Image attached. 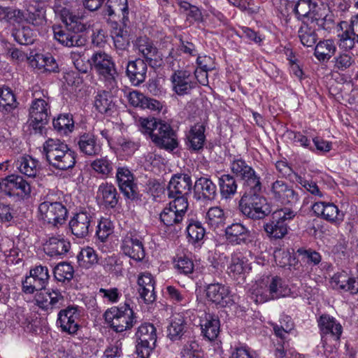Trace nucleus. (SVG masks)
I'll use <instances>...</instances> for the list:
<instances>
[{"mask_svg": "<svg viewBox=\"0 0 358 358\" xmlns=\"http://www.w3.org/2000/svg\"><path fill=\"white\" fill-rule=\"evenodd\" d=\"M54 38L65 47H81L85 44V39L80 34L69 31L62 25L52 26Z\"/></svg>", "mask_w": 358, "mask_h": 358, "instance_id": "19", "label": "nucleus"}, {"mask_svg": "<svg viewBox=\"0 0 358 358\" xmlns=\"http://www.w3.org/2000/svg\"><path fill=\"white\" fill-rule=\"evenodd\" d=\"M138 293L143 301L150 304L156 299L154 280L150 273H141L138 278Z\"/></svg>", "mask_w": 358, "mask_h": 358, "instance_id": "27", "label": "nucleus"}, {"mask_svg": "<svg viewBox=\"0 0 358 358\" xmlns=\"http://www.w3.org/2000/svg\"><path fill=\"white\" fill-rule=\"evenodd\" d=\"M317 3L312 0H298L295 3L294 11L299 20L302 17H310L314 8H316Z\"/></svg>", "mask_w": 358, "mask_h": 358, "instance_id": "50", "label": "nucleus"}, {"mask_svg": "<svg viewBox=\"0 0 358 358\" xmlns=\"http://www.w3.org/2000/svg\"><path fill=\"white\" fill-rule=\"evenodd\" d=\"M31 64L43 72H57L59 69L55 59L50 54H36L31 61Z\"/></svg>", "mask_w": 358, "mask_h": 358, "instance_id": "34", "label": "nucleus"}, {"mask_svg": "<svg viewBox=\"0 0 358 358\" xmlns=\"http://www.w3.org/2000/svg\"><path fill=\"white\" fill-rule=\"evenodd\" d=\"M205 126L196 124L190 129L187 135V146L192 151L199 152L202 150L206 141Z\"/></svg>", "mask_w": 358, "mask_h": 358, "instance_id": "30", "label": "nucleus"}, {"mask_svg": "<svg viewBox=\"0 0 358 358\" xmlns=\"http://www.w3.org/2000/svg\"><path fill=\"white\" fill-rule=\"evenodd\" d=\"M52 166L59 170H67L72 168L76 163V158H45Z\"/></svg>", "mask_w": 358, "mask_h": 358, "instance_id": "60", "label": "nucleus"}, {"mask_svg": "<svg viewBox=\"0 0 358 358\" xmlns=\"http://www.w3.org/2000/svg\"><path fill=\"white\" fill-rule=\"evenodd\" d=\"M77 259L79 266L84 268H90L98 262L97 255L90 247L82 249L77 255Z\"/></svg>", "mask_w": 358, "mask_h": 358, "instance_id": "46", "label": "nucleus"}, {"mask_svg": "<svg viewBox=\"0 0 358 358\" xmlns=\"http://www.w3.org/2000/svg\"><path fill=\"white\" fill-rule=\"evenodd\" d=\"M50 106L48 100L35 97L29 109L30 125L36 133L42 134L44 127L48 122Z\"/></svg>", "mask_w": 358, "mask_h": 358, "instance_id": "10", "label": "nucleus"}, {"mask_svg": "<svg viewBox=\"0 0 358 358\" xmlns=\"http://www.w3.org/2000/svg\"><path fill=\"white\" fill-rule=\"evenodd\" d=\"M41 218L54 227H58L64 223L68 211L61 202H50L45 201L38 206Z\"/></svg>", "mask_w": 358, "mask_h": 358, "instance_id": "11", "label": "nucleus"}, {"mask_svg": "<svg viewBox=\"0 0 358 358\" xmlns=\"http://www.w3.org/2000/svg\"><path fill=\"white\" fill-rule=\"evenodd\" d=\"M338 47L342 51H350L358 43V16H352L348 27L339 36Z\"/></svg>", "mask_w": 358, "mask_h": 358, "instance_id": "22", "label": "nucleus"}, {"mask_svg": "<svg viewBox=\"0 0 358 358\" xmlns=\"http://www.w3.org/2000/svg\"><path fill=\"white\" fill-rule=\"evenodd\" d=\"M219 185L220 193L223 198H230L236 192L237 184L236 180L229 174L222 175L219 178Z\"/></svg>", "mask_w": 358, "mask_h": 358, "instance_id": "43", "label": "nucleus"}, {"mask_svg": "<svg viewBox=\"0 0 358 358\" xmlns=\"http://www.w3.org/2000/svg\"><path fill=\"white\" fill-rule=\"evenodd\" d=\"M0 189L9 196L24 198L31 193L29 182L20 175H10L0 182Z\"/></svg>", "mask_w": 358, "mask_h": 358, "instance_id": "12", "label": "nucleus"}, {"mask_svg": "<svg viewBox=\"0 0 358 358\" xmlns=\"http://www.w3.org/2000/svg\"><path fill=\"white\" fill-rule=\"evenodd\" d=\"M194 196L196 200L212 201L217 195V187L208 178H198L194 185Z\"/></svg>", "mask_w": 358, "mask_h": 358, "instance_id": "23", "label": "nucleus"}, {"mask_svg": "<svg viewBox=\"0 0 358 358\" xmlns=\"http://www.w3.org/2000/svg\"><path fill=\"white\" fill-rule=\"evenodd\" d=\"M268 284L264 285V282H261L252 288L250 296L254 302L262 303L268 300L288 296L291 293L288 286L278 276L273 277Z\"/></svg>", "mask_w": 358, "mask_h": 358, "instance_id": "3", "label": "nucleus"}, {"mask_svg": "<svg viewBox=\"0 0 358 358\" xmlns=\"http://www.w3.org/2000/svg\"><path fill=\"white\" fill-rule=\"evenodd\" d=\"M301 43L306 47H313L317 42V35L315 29L303 24L298 31Z\"/></svg>", "mask_w": 358, "mask_h": 358, "instance_id": "48", "label": "nucleus"}, {"mask_svg": "<svg viewBox=\"0 0 358 358\" xmlns=\"http://www.w3.org/2000/svg\"><path fill=\"white\" fill-rule=\"evenodd\" d=\"M54 129L60 134L66 135L71 132L74 128L72 115L69 114L59 115L52 121Z\"/></svg>", "mask_w": 358, "mask_h": 358, "instance_id": "44", "label": "nucleus"}, {"mask_svg": "<svg viewBox=\"0 0 358 358\" xmlns=\"http://www.w3.org/2000/svg\"><path fill=\"white\" fill-rule=\"evenodd\" d=\"M336 51V46L334 41L327 39L320 41L315 48L314 55L320 62H327Z\"/></svg>", "mask_w": 358, "mask_h": 358, "instance_id": "38", "label": "nucleus"}, {"mask_svg": "<svg viewBox=\"0 0 358 358\" xmlns=\"http://www.w3.org/2000/svg\"><path fill=\"white\" fill-rule=\"evenodd\" d=\"M334 286L344 292H348L352 294L358 292V278L348 277L346 273L336 274L332 278Z\"/></svg>", "mask_w": 358, "mask_h": 358, "instance_id": "35", "label": "nucleus"}, {"mask_svg": "<svg viewBox=\"0 0 358 358\" xmlns=\"http://www.w3.org/2000/svg\"><path fill=\"white\" fill-rule=\"evenodd\" d=\"M118 186L122 193L128 199L136 197V185L131 172L127 168H119L116 174Z\"/></svg>", "mask_w": 358, "mask_h": 358, "instance_id": "24", "label": "nucleus"}, {"mask_svg": "<svg viewBox=\"0 0 358 358\" xmlns=\"http://www.w3.org/2000/svg\"><path fill=\"white\" fill-rule=\"evenodd\" d=\"M113 38L116 50H123V53H126V49H127L129 45V41L127 34L120 29L115 32Z\"/></svg>", "mask_w": 358, "mask_h": 358, "instance_id": "63", "label": "nucleus"}, {"mask_svg": "<svg viewBox=\"0 0 358 358\" xmlns=\"http://www.w3.org/2000/svg\"><path fill=\"white\" fill-rule=\"evenodd\" d=\"M201 333L209 341H214L220 333V320L217 317L209 315L203 324H201Z\"/></svg>", "mask_w": 358, "mask_h": 358, "instance_id": "42", "label": "nucleus"}, {"mask_svg": "<svg viewBox=\"0 0 358 358\" xmlns=\"http://www.w3.org/2000/svg\"><path fill=\"white\" fill-rule=\"evenodd\" d=\"M29 273L45 289L50 278L47 266L41 265L36 266L30 270Z\"/></svg>", "mask_w": 358, "mask_h": 358, "instance_id": "58", "label": "nucleus"}, {"mask_svg": "<svg viewBox=\"0 0 358 358\" xmlns=\"http://www.w3.org/2000/svg\"><path fill=\"white\" fill-rule=\"evenodd\" d=\"M295 180L297 183L301 185L303 188H305L308 192H309L311 194L314 196H317L320 198L323 197L322 192L320 190L319 187L316 184V182L313 181H309L301 176H299L296 173H294Z\"/></svg>", "mask_w": 358, "mask_h": 358, "instance_id": "59", "label": "nucleus"}, {"mask_svg": "<svg viewBox=\"0 0 358 358\" xmlns=\"http://www.w3.org/2000/svg\"><path fill=\"white\" fill-rule=\"evenodd\" d=\"M280 325H273L275 335L278 339L285 340L286 335L290 332L294 327V323L289 316L284 315L280 319Z\"/></svg>", "mask_w": 358, "mask_h": 358, "instance_id": "55", "label": "nucleus"}, {"mask_svg": "<svg viewBox=\"0 0 358 358\" xmlns=\"http://www.w3.org/2000/svg\"><path fill=\"white\" fill-rule=\"evenodd\" d=\"M78 145L83 154L90 156L99 155L101 150L95 136L90 133H85L80 136Z\"/></svg>", "mask_w": 358, "mask_h": 358, "instance_id": "33", "label": "nucleus"}, {"mask_svg": "<svg viewBox=\"0 0 358 358\" xmlns=\"http://www.w3.org/2000/svg\"><path fill=\"white\" fill-rule=\"evenodd\" d=\"M157 330L151 323L142 324L136 332V352L141 358H149L155 348Z\"/></svg>", "mask_w": 358, "mask_h": 358, "instance_id": "8", "label": "nucleus"}, {"mask_svg": "<svg viewBox=\"0 0 358 358\" xmlns=\"http://www.w3.org/2000/svg\"><path fill=\"white\" fill-rule=\"evenodd\" d=\"M147 71L148 64L143 59L138 58L127 64L126 75L134 86H139L145 82Z\"/></svg>", "mask_w": 358, "mask_h": 358, "instance_id": "20", "label": "nucleus"}, {"mask_svg": "<svg viewBox=\"0 0 358 358\" xmlns=\"http://www.w3.org/2000/svg\"><path fill=\"white\" fill-rule=\"evenodd\" d=\"M64 27L67 30L79 34L85 31L90 24L84 22L85 11L83 8L73 9L66 7H62L55 10Z\"/></svg>", "mask_w": 358, "mask_h": 358, "instance_id": "7", "label": "nucleus"}, {"mask_svg": "<svg viewBox=\"0 0 358 358\" xmlns=\"http://www.w3.org/2000/svg\"><path fill=\"white\" fill-rule=\"evenodd\" d=\"M20 171L28 177H35L38 169V162L35 158H20L17 161Z\"/></svg>", "mask_w": 358, "mask_h": 358, "instance_id": "52", "label": "nucleus"}, {"mask_svg": "<svg viewBox=\"0 0 358 358\" xmlns=\"http://www.w3.org/2000/svg\"><path fill=\"white\" fill-rule=\"evenodd\" d=\"M189 241L192 243H199L205 236L206 231L202 224L199 221L191 222L187 227Z\"/></svg>", "mask_w": 358, "mask_h": 358, "instance_id": "53", "label": "nucleus"}, {"mask_svg": "<svg viewBox=\"0 0 358 358\" xmlns=\"http://www.w3.org/2000/svg\"><path fill=\"white\" fill-rule=\"evenodd\" d=\"M91 61L92 67L103 78L107 87L114 88L117 83L115 77L117 73L112 57L104 52L99 51L93 54Z\"/></svg>", "mask_w": 358, "mask_h": 358, "instance_id": "5", "label": "nucleus"}, {"mask_svg": "<svg viewBox=\"0 0 358 358\" xmlns=\"http://www.w3.org/2000/svg\"><path fill=\"white\" fill-rule=\"evenodd\" d=\"M26 21L35 27H42L46 23L45 10L41 7L34 11H29L26 17Z\"/></svg>", "mask_w": 358, "mask_h": 358, "instance_id": "57", "label": "nucleus"}, {"mask_svg": "<svg viewBox=\"0 0 358 358\" xmlns=\"http://www.w3.org/2000/svg\"><path fill=\"white\" fill-rule=\"evenodd\" d=\"M46 297L49 299L51 313L56 309H59L64 301V296L58 289H52L46 291Z\"/></svg>", "mask_w": 358, "mask_h": 358, "instance_id": "61", "label": "nucleus"}, {"mask_svg": "<svg viewBox=\"0 0 358 358\" xmlns=\"http://www.w3.org/2000/svg\"><path fill=\"white\" fill-rule=\"evenodd\" d=\"M205 291L207 299L216 305L227 307L234 303L229 287L222 283L208 284Z\"/></svg>", "mask_w": 358, "mask_h": 358, "instance_id": "14", "label": "nucleus"}, {"mask_svg": "<svg viewBox=\"0 0 358 358\" xmlns=\"http://www.w3.org/2000/svg\"><path fill=\"white\" fill-rule=\"evenodd\" d=\"M17 106L13 91L8 87L0 88V111L10 113Z\"/></svg>", "mask_w": 358, "mask_h": 358, "instance_id": "40", "label": "nucleus"}, {"mask_svg": "<svg viewBox=\"0 0 358 358\" xmlns=\"http://www.w3.org/2000/svg\"><path fill=\"white\" fill-rule=\"evenodd\" d=\"M261 189L260 180H249L239 201L240 212L253 220H263L271 213L266 199L261 194Z\"/></svg>", "mask_w": 358, "mask_h": 358, "instance_id": "1", "label": "nucleus"}, {"mask_svg": "<svg viewBox=\"0 0 358 358\" xmlns=\"http://www.w3.org/2000/svg\"><path fill=\"white\" fill-rule=\"evenodd\" d=\"M43 150L46 157H48L49 154L55 157H64L65 155L72 157L74 155L73 150L59 139H48L43 144Z\"/></svg>", "mask_w": 358, "mask_h": 358, "instance_id": "31", "label": "nucleus"}, {"mask_svg": "<svg viewBox=\"0 0 358 358\" xmlns=\"http://www.w3.org/2000/svg\"><path fill=\"white\" fill-rule=\"evenodd\" d=\"M321 340L324 348L335 347L339 342L343 331L341 324L333 317L322 315L318 320Z\"/></svg>", "mask_w": 358, "mask_h": 358, "instance_id": "6", "label": "nucleus"}, {"mask_svg": "<svg viewBox=\"0 0 358 358\" xmlns=\"http://www.w3.org/2000/svg\"><path fill=\"white\" fill-rule=\"evenodd\" d=\"M187 322L181 313L173 314L167 327V336L172 341H180L187 332Z\"/></svg>", "mask_w": 358, "mask_h": 358, "instance_id": "28", "label": "nucleus"}, {"mask_svg": "<svg viewBox=\"0 0 358 358\" xmlns=\"http://www.w3.org/2000/svg\"><path fill=\"white\" fill-rule=\"evenodd\" d=\"M139 130L158 147L172 151L178 146V137L171 125L156 118H140Z\"/></svg>", "mask_w": 358, "mask_h": 358, "instance_id": "2", "label": "nucleus"}, {"mask_svg": "<svg viewBox=\"0 0 358 358\" xmlns=\"http://www.w3.org/2000/svg\"><path fill=\"white\" fill-rule=\"evenodd\" d=\"M173 198L174 200L171 201L169 205L184 217L188 208L187 196H178Z\"/></svg>", "mask_w": 358, "mask_h": 358, "instance_id": "64", "label": "nucleus"}, {"mask_svg": "<svg viewBox=\"0 0 358 358\" xmlns=\"http://www.w3.org/2000/svg\"><path fill=\"white\" fill-rule=\"evenodd\" d=\"M271 195L273 199L282 204H294L299 200V195L292 187L280 180L272 183Z\"/></svg>", "mask_w": 358, "mask_h": 358, "instance_id": "16", "label": "nucleus"}, {"mask_svg": "<svg viewBox=\"0 0 358 358\" xmlns=\"http://www.w3.org/2000/svg\"><path fill=\"white\" fill-rule=\"evenodd\" d=\"M231 169L232 172L238 176H241L245 180L244 188L249 180H259L255 173V171L250 166L247 165L241 158L235 159L231 164Z\"/></svg>", "mask_w": 358, "mask_h": 358, "instance_id": "37", "label": "nucleus"}, {"mask_svg": "<svg viewBox=\"0 0 358 358\" xmlns=\"http://www.w3.org/2000/svg\"><path fill=\"white\" fill-rule=\"evenodd\" d=\"M334 63L337 71H346L355 64V55L350 51H341L334 58Z\"/></svg>", "mask_w": 358, "mask_h": 358, "instance_id": "45", "label": "nucleus"}, {"mask_svg": "<svg viewBox=\"0 0 358 358\" xmlns=\"http://www.w3.org/2000/svg\"><path fill=\"white\" fill-rule=\"evenodd\" d=\"M227 241L232 245L247 244L250 241V231L242 224L236 222L225 229Z\"/></svg>", "mask_w": 358, "mask_h": 358, "instance_id": "26", "label": "nucleus"}, {"mask_svg": "<svg viewBox=\"0 0 358 358\" xmlns=\"http://www.w3.org/2000/svg\"><path fill=\"white\" fill-rule=\"evenodd\" d=\"M106 322L116 332H123L136 322L133 309L129 303L108 308L104 313Z\"/></svg>", "mask_w": 358, "mask_h": 358, "instance_id": "4", "label": "nucleus"}, {"mask_svg": "<svg viewBox=\"0 0 358 358\" xmlns=\"http://www.w3.org/2000/svg\"><path fill=\"white\" fill-rule=\"evenodd\" d=\"M171 81L173 90L180 96L190 93L196 85L194 80V76L187 70L176 71L171 76Z\"/></svg>", "mask_w": 358, "mask_h": 358, "instance_id": "18", "label": "nucleus"}, {"mask_svg": "<svg viewBox=\"0 0 358 358\" xmlns=\"http://www.w3.org/2000/svg\"><path fill=\"white\" fill-rule=\"evenodd\" d=\"M180 354L182 358H203V352L195 341H189L184 345Z\"/></svg>", "mask_w": 358, "mask_h": 358, "instance_id": "56", "label": "nucleus"}, {"mask_svg": "<svg viewBox=\"0 0 358 358\" xmlns=\"http://www.w3.org/2000/svg\"><path fill=\"white\" fill-rule=\"evenodd\" d=\"M80 317V313L78 307L69 306L59 312L57 324L62 331L74 334L79 328Z\"/></svg>", "mask_w": 358, "mask_h": 358, "instance_id": "15", "label": "nucleus"}, {"mask_svg": "<svg viewBox=\"0 0 358 358\" xmlns=\"http://www.w3.org/2000/svg\"><path fill=\"white\" fill-rule=\"evenodd\" d=\"M294 216L295 213L287 208L275 210L272 214V220L264 225L268 236L274 239L283 238L287 233V221L292 220Z\"/></svg>", "mask_w": 358, "mask_h": 358, "instance_id": "9", "label": "nucleus"}, {"mask_svg": "<svg viewBox=\"0 0 358 358\" xmlns=\"http://www.w3.org/2000/svg\"><path fill=\"white\" fill-rule=\"evenodd\" d=\"M121 249L124 254L138 262L145 255L142 242L132 234H127L123 239Z\"/></svg>", "mask_w": 358, "mask_h": 358, "instance_id": "25", "label": "nucleus"}, {"mask_svg": "<svg viewBox=\"0 0 358 358\" xmlns=\"http://www.w3.org/2000/svg\"><path fill=\"white\" fill-rule=\"evenodd\" d=\"M191 177L187 174H176L170 180L168 185L169 197L187 196L192 189Z\"/></svg>", "mask_w": 358, "mask_h": 358, "instance_id": "21", "label": "nucleus"}, {"mask_svg": "<svg viewBox=\"0 0 358 358\" xmlns=\"http://www.w3.org/2000/svg\"><path fill=\"white\" fill-rule=\"evenodd\" d=\"M251 269L248 259L239 252L231 255V262L228 266V272L234 277L244 274Z\"/></svg>", "mask_w": 358, "mask_h": 358, "instance_id": "36", "label": "nucleus"}, {"mask_svg": "<svg viewBox=\"0 0 358 358\" xmlns=\"http://www.w3.org/2000/svg\"><path fill=\"white\" fill-rule=\"evenodd\" d=\"M71 243L64 238L52 236L44 245L45 254L50 257H63L69 250Z\"/></svg>", "mask_w": 358, "mask_h": 358, "instance_id": "29", "label": "nucleus"}, {"mask_svg": "<svg viewBox=\"0 0 358 358\" xmlns=\"http://www.w3.org/2000/svg\"><path fill=\"white\" fill-rule=\"evenodd\" d=\"M160 220L165 225L169 227L180 224L183 217L169 205L160 213Z\"/></svg>", "mask_w": 358, "mask_h": 358, "instance_id": "49", "label": "nucleus"}, {"mask_svg": "<svg viewBox=\"0 0 358 358\" xmlns=\"http://www.w3.org/2000/svg\"><path fill=\"white\" fill-rule=\"evenodd\" d=\"M226 218L224 210L217 206L210 208L206 216V223L213 229L224 227Z\"/></svg>", "mask_w": 358, "mask_h": 358, "instance_id": "41", "label": "nucleus"}, {"mask_svg": "<svg viewBox=\"0 0 358 358\" xmlns=\"http://www.w3.org/2000/svg\"><path fill=\"white\" fill-rule=\"evenodd\" d=\"M73 274V266L67 262L59 263L54 268V277L59 282H70Z\"/></svg>", "mask_w": 358, "mask_h": 358, "instance_id": "47", "label": "nucleus"}, {"mask_svg": "<svg viewBox=\"0 0 358 358\" xmlns=\"http://www.w3.org/2000/svg\"><path fill=\"white\" fill-rule=\"evenodd\" d=\"M322 218L331 223L342 222L344 213L340 211L334 203L326 202Z\"/></svg>", "mask_w": 358, "mask_h": 358, "instance_id": "54", "label": "nucleus"}, {"mask_svg": "<svg viewBox=\"0 0 358 358\" xmlns=\"http://www.w3.org/2000/svg\"><path fill=\"white\" fill-rule=\"evenodd\" d=\"M97 196L102 201L107 208H114L118 202V196L116 188L108 182L99 185L97 191Z\"/></svg>", "mask_w": 358, "mask_h": 358, "instance_id": "32", "label": "nucleus"}, {"mask_svg": "<svg viewBox=\"0 0 358 358\" xmlns=\"http://www.w3.org/2000/svg\"><path fill=\"white\" fill-rule=\"evenodd\" d=\"M91 165L96 172L103 176H107L113 169L111 164L106 158H97Z\"/></svg>", "mask_w": 358, "mask_h": 358, "instance_id": "62", "label": "nucleus"}, {"mask_svg": "<svg viewBox=\"0 0 358 358\" xmlns=\"http://www.w3.org/2000/svg\"><path fill=\"white\" fill-rule=\"evenodd\" d=\"M92 216L90 213L80 211L74 215L69 221L71 233L77 238H83L88 236L91 230Z\"/></svg>", "mask_w": 358, "mask_h": 358, "instance_id": "17", "label": "nucleus"}, {"mask_svg": "<svg viewBox=\"0 0 358 358\" xmlns=\"http://www.w3.org/2000/svg\"><path fill=\"white\" fill-rule=\"evenodd\" d=\"M134 46L150 66L158 68L162 65L163 55L150 38L139 37L136 39Z\"/></svg>", "mask_w": 358, "mask_h": 358, "instance_id": "13", "label": "nucleus"}, {"mask_svg": "<svg viewBox=\"0 0 358 358\" xmlns=\"http://www.w3.org/2000/svg\"><path fill=\"white\" fill-rule=\"evenodd\" d=\"M106 7L109 16L122 14L123 18H125L128 15L127 0H108Z\"/></svg>", "mask_w": 358, "mask_h": 358, "instance_id": "51", "label": "nucleus"}, {"mask_svg": "<svg viewBox=\"0 0 358 358\" xmlns=\"http://www.w3.org/2000/svg\"><path fill=\"white\" fill-rule=\"evenodd\" d=\"M94 106L101 113L107 114L115 108L111 92L106 90L99 91L94 98Z\"/></svg>", "mask_w": 358, "mask_h": 358, "instance_id": "39", "label": "nucleus"}]
</instances>
